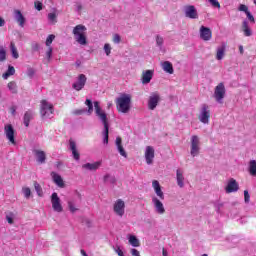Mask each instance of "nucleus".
I'll use <instances>...</instances> for the list:
<instances>
[{
  "label": "nucleus",
  "mask_w": 256,
  "mask_h": 256,
  "mask_svg": "<svg viewBox=\"0 0 256 256\" xmlns=\"http://www.w3.org/2000/svg\"><path fill=\"white\" fill-rule=\"evenodd\" d=\"M94 109L96 113V117L100 119L102 124L104 125V130L102 132V135L104 137L103 143L104 145H108L109 143V120L107 119V113L103 109H101V106L99 105V102H94Z\"/></svg>",
  "instance_id": "1"
},
{
  "label": "nucleus",
  "mask_w": 256,
  "mask_h": 256,
  "mask_svg": "<svg viewBox=\"0 0 256 256\" xmlns=\"http://www.w3.org/2000/svg\"><path fill=\"white\" fill-rule=\"evenodd\" d=\"M104 51H105V54L107 55V57H109V55H111V44L106 43L104 45Z\"/></svg>",
  "instance_id": "47"
},
{
  "label": "nucleus",
  "mask_w": 256,
  "mask_h": 256,
  "mask_svg": "<svg viewBox=\"0 0 256 256\" xmlns=\"http://www.w3.org/2000/svg\"><path fill=\"white\" fill-rule=\"evenodd\" d=\"M176 181H177V185H178V187H180V189H183V187H185V176L183 175L182 169L176 170Z\"/></svg>",
  "instance_id": "19"
},
{
  "label": "nucleus",
  "mask_w": 256,
  "mask_h": 256,
  "mask_svg": "<svg viewBox=\"0 0 256 256\" xmlns=\"http://www.w3.org/2000/svg\"><path fill=\"white\" fill-rule=\"evenodd\" d=\"M55 41V35L50 34L46 39V47H51V43Z\"/></svg>",
  "instance_id": "42"
},
{
  "label": "nucleus",
  "mask_w": 256,
  "mask_h": 256,
  "mask_svg": "<svg viewBox=\"0 0 256 256\" xmlns=\"http://www.w3.org/2000/svg\"><path fill=\"white\" fill-rule=\"evenodd\" d=\"M242 31L245 37H251V35H253V32L251 31V28H249V22H247V20H244L242 22Z\"/></svg>",
  "instance_id": "28"
},
{
  "label": "nucleus",
  "mask_w": 256,
  "mask_h": 256,
  "mask_svg": "<svg viewBox=\"0 0 256 256\" xmlns=\"http://www.w3.org/2000/svg\"><path fill=\"white\" fill-rule=\"evenodd\" d=\"M10 51L12 53L13 59H19V52L17 51V47L15 46V42L10 43Z\"/></svg>",
  "instance_id": "33"
},
{
  "label": "nucleus",
  "mask_w": 256,
  "mask_h": 256,
  "mask_svg": "<svg viewBox=\"0 0 256 256\" xmlns=\"http://www.w3.org/2000/svg\"><path fill=\"white\" fill-rule=\"evenodd\" d=\"M85 83H87V76H85V74H80L72 87L75 91H81V89L85 87Z\"/></svg>",
  "instance_id": "14"
},
{
  "label": "nucleus",
  "mask_w": 256,
  "mask_h": 256,
  "mask_svg": "<svg viewBox=\"0 0 256 256\" xmlns=\"http://www.w3.org/2000/svg\"><path fill=\"white\" fill-rule=\"evenodd\" d=\"M74 37H77L79 35H83L84 33H87V27L83 24H78L74 27L72 31Z\"/></svg>",
  "instance_id": "24"
},
{
  "label": "nucleus",
  "mask_w": 256,
  "mask_h": 256,
  "mask_svg": "<svg viewBox=\"0 0 256 256\" xmlns=\"http://www.w3.org/2000/svg\"><path fill=\"white\" fill-rule=\"evenodd\" d=\"M201 142L199 141V136L193 135L191 137V150H190V155L192 157H197L199 155V151H201Z\"/></svg>",
  "instance_id": "5"
},
{
  "label": "nucleus",
  "mask_w": 256,
  "mask_h": 256,
  "mask_svg": "<svg viewBox=\"0 0 256 256\" xmlns=\"http://www.w3.org/2000/svg\"><path fill=\"white\" fill-rule=\"evenodd\" d=\"M77 11H81L83 9V6L81 4L76 5Z\"/></svg>",
  "instance_id": "61"
},
{
  "label": "nucleus",
  "mask_w": 256,
  "mask_h": 256,
  "mask_svg": "<svg viewBox=\"0 0 256 256\" xmlns=\"http://www.w3.org/2000/svg\"><path fill=\"white\" fill-rule=\"evenodd\" d=\"M131 254H132L133 256H141V255L139 254L138 250L135 249V248L131 250Z\"/></svg>",
  "instance_id": "58"
},
{
  "label": "nucleus",
  "mask_w": 256,
  "mask_h": 256,
  "mask_svg": "<svg viewBox=\"0 0 256 256\" xmlns=\"http://www.w3.org/2000/svg\"><path fill=\"white\" fill-rule=\"evenodd\" d=\"M22 192L24 193V196L26 197V199H29V197H31V188L24 187L22 188Z\"/></svg>",
  "instance_id": "44"
},
{
  "label": "nucleus",
  "mask_w": 256,
  "mask_h": 256,
  "mask_svg": "<svg viewBox=\"0 0 256 256\" xmlns=\"http://www.w3.org/2000/svg\"><path fill=\"white\" fill-rule=\"evenodd\" d=\"M34 7H35V9H37V11H42L43 3H41L40 1H36V2H34Z\"/></svg>",
  "instance_id": "50"
},
{
  "label": "nucleus",
  "mask_w": 256,
  "mask_h": 256,
  "mask_svg": "<svg viewBox=\"0 0 256 256\" xmlns=\"http://www.w3.org/2000/svg\"><path fill=\"white\" fill-rule=\"evenodd\" d=\"M0 27H5V19L3 17H0Z\"/></svg>",
  "instance_id": "59"
},
{
  "label": "nucleus",
  "mask_w": 256,
  "mask_h": 256,
  "mask_svg": "<svg viewBox=\"0 0 256 256\" xmlns=\"http://www.w3.org/2000/svg\"><path fill=\"white\" fill-rule=\"evenodd\" d=\"M162 255L163 256H169L167 250L165 248L162 249Z\"/></svg>",
  "instance_id": "60"
},
{
  "label": "nucleus",
  "mask_w": 256,
  "mask_h": 256,
  "mask_svg": "<svg viewBox=\"0 0 256 256\" xmlns=\"http://www.w3.org/2000/svg\"><path fill=\"white\" fill-rule=\"evenodd\" d=\"M69 147H70V150L72 151V155L75 161H79V159H81V155L79 154V151H77V144L75 143V141L70 140Z\"/></svg>",
  "instance_id": "22"
},
{
  "label": "nucleus",
  "mask_w": 256,
  "mask_h": 256,
  "mask_svg": "<svg viewBox=\"0 0 256 256\" xmlns=\"http://www.w3.org/2000/svg\"><path fill=\"white\" fill-rule=\"evenodd\" d=\"M249 173L252 177H256V160H251L249 162Z\"/></svg>",
  "instance_id": "31"
},
{
  "label": "nucleus",
  "mask_w": 256,
  "mask_h": 256,
  "mask_svg": "<svg viewBox=\"0 0 256 256\" xmlns=\"http://www.w3.org/2000/svg\"><path fill=\"white\" fill-rule=\"evenodd\" d=\"M74 39H75L76 43H79V45H87L86 32L84 34H79L78 36H74Z\"/></svg>",
  "instance_id": "29"
},
{
  "label": "nucleus",
  "mask_w": 256,
  "mask_h": 256,
  "mask_svg": "<svg viewBox=\"0 0 256 256\" xmlns=\"http://www.w3.org/2000/svg\"><path fill=\"white\" fill-rule=\"evenodd\" d=\"M116 107L119 113H129L131 111V95L122 94L116 99Z\"/></svg>",
  "instance_id": "2"
},
{
  "label": "nucleus",
  "mask_w": 256,
  "mask_h": 256,
  "mask_svg": "<svg viewBox=\"0 0 256 256\" xmlns=\"http://www.w3.org/2000/svg\"><path fill=\"white\" fill-rule=\"evenodd\" d=\"M7 60V50L3 46H0V62L3 63V61Z\"/></svg>",
  "instance_id": "38"
},
{
  "label": "nucleus",
  "mask_w": 256,
  "mask_h": 256,
  "mask_svg": "<svg viewBox=\"0 0 256 256\" xmlns=\"http://www.w3.org/2000/svg\"><path fill=\"white\" fill-rule=\"evenodd\" d=\"M52 56H53V48L49 47L46 52V57L48 58V60H50Z\"/></svg>",
  "instance_id": "53"
},
{
  "label": "nucleus",
  "mask_w": 256,
  "mask_h": 256,
  "mask_svg": "<svg viewBox=\"0 0 256 256\" xmlns=\"http://www.w3.org/2000/svg\"><path fill=\"white\" fill-rule=\"evenodd\" d=\"M85 113V109H79L74 111V115H83Z\"/></svg>",
  "instance_id": "56"
},
{
  "label": "nucleus",
  "mask_w": 256,
  "mask_h": 256,
  "mask_svg": "<svg viewBox=\"0 0 256 256\" xmlns=\"http://www.w3.org/2000/svg\"><path fill=\"white\" fill-rule=\"evenodd\" d=\"M159 101H161V96L158 92H153L148 99V109L155 111L157 105H159Z\"/></svg>",
  "instance_id": "7"
},
{
  "label": "nucleus",
  "mask_w": 256,
  "mask_h": 256,
  "mask_svg": "<svg viewBox=\"0 0 256 256\" xmlns=\"http://www.w3.org/2000/svg\"><path fill=\"white\" fill-rule=\"evenodd\" d=\"M4 133L6 135V139H8L12 145H17V142L15 141V129L13 128V125L6 124L4 126Z\"/></svg>",
  "instance_id": "10"
},
{
  "label": "nucleus",
  "mask_w": 256,
  "mask_h": 256,
  "mask_svg": "<svg viewBox=\"0 0 256 256\" xmlns=\"http://www.w3.org/2000/svg\"><path fill=\"white\" fill-rule=\"evenodd\" d=\"M11 75H15V67L9 65L8 70L2 75L3 79H9Z\"/></svg>",
  "instance_id": "32"
},
{
  "label": "nucleus",
  "mask_w": 256,
  "mask_h": 256,
  "mask_svg": "<svg viewBox=\"0 0 256 256\" xmlns=\"http://www.w3.org/2000/svg\"><path fill=\"white\" fill-rule=\"evenodd\" d=\"M27 75H28V77H30V79H33V77L35 76V69L28 68L27 69Z\"/></svg>",
  "instance_id": "51"
},
{
  "label": "nucleus",
  "mask_w": 256,
  "mask_h": 256,
  "mask_svg": "<svg viewBox=\"0 0 256 256\" xmlns=\"http://www.w3.org/2000/svg\"><path fill=\"white\" fill-rule=\"evenodd\" d=\"M113 211L118 217H123L125 215V201L118 199L113 205Z\"/></svg>",
  "instance_id": "11"
},
{
  "label": "nucleus",
  "mask_w": 256,
  "mask_h": 256,
  "mask_svg": "<svg viewBox=\"0 0 256 256\" xmlns=\"http://www.w3.org/2000/svg\"><path fill=\"white\" fill-rule=\"evenodd\" d=\"M104 183H111V185H114V183H117V179L115 176H112L111 174H106L103 178Z\"/></svg>",
  "instance_id": "34"
},
{
  "label": "nucleus",
  "mask_w": 256,
  "mask_h": 256,
  "mask_svg": "<svg viewBox=\"0 0 256 256\" xmlns=\"http://www.w3.org/2000/svg\"><path fill=\"white\" fill-rule=\"evenodd\" d=\"M51 203H52V209L56 213H62L63 212V205H61V198H59V195L57 194V192L52 193Z\"/></svg>",
  "instance_id": "6"
},
{
  "label": "nucleus",
  "mask_w": 256,
  "mask_h": 256,
  "mask_svg": "<svg viewBox=\"0 0 256 256\" xmlns=\"http://www.w3.org/2000/svg\"><path fill=\"white\" fill-rule=\"evenodd\" d=\"M144 157L147 165H153V160L155 159V148H153V146H147Z\"/></svg>",
  "instance_id": "13"
},
{
  "label": "nucleus",
  "mask_w": 256,
  "mask_h": 256,
  "mask_svg": "<svg viewBox=\"0 0 256 256\" xmlns=\"http://www.w3.org/2000/svg\"><path fill=\"white\" fill-rule=\"evenodd\" d=\"M246 16L250 23H255V17L253 16V14H251L250 11L246 13Z\"/></svg>",
  "instance_id": "52"
},
{
  "label": "nucleus",
  "mask_w": 256,
  "mask_h": 256,
  "mask_svg": "<svg viewBox=\"0 0 256 256\" xmlns=\"http://www.w3.org/2000/svg\"><path fill=\"white\" fill-rule=\"evenodd\" d=\"M34 189L39 197H43V188L37 181L34 182Z\"/></svg>",
  "instance_id": "39"
},
{
  "label": "nucleus",
  "mask_w": 256,
  "mask_h": 256,
  "mask_svg": "<svg viewBox=\"0 0 256 256\" xmlns=\"http://www.w3.org/2000/svg\"><path fill=\"white\" fill-rule=\"evenodd\" d=\"M239 52L241 55H243V53H244L243 46H239Z\"/></svg>",
  "instance_id": "64"
},
{
  "label": "nucleus",
  "mask_w": 256,
  "mask_h": 256,
  "mask_svg": "<svg viewBox=\"0 0 256 256\" xmlns=\"http://www.w3.org/2000/svg\"><path fill=\"white\" fill-rule=\"evenodd\" d=\"M223 97H225V84L221 82L215 87L214 98L217 103H223Z\"/></svg>",
  "instance_id": "8"
},
{
  "label": "nucleus",
  "mask_w": 256,
  "mask_h": 256,
  "mask_svg": "<svg viewBox=\"0 0 256 256\" xmlns=\"http://www.w3.org/2000/svg\"><path fill=\"white\" fill-rule=\"evenodd\" d=\"M115 252H116L117 255H119V256H125V255L123 254V250H122L121 248H119V247L115 250Z\"/></svg>",
  "instance_id": "57"
},
{
  "label": "nucleus",
  "mask_w": 256,
  "mask_h": 256,
  "mask_svg": "<svg viewBox=\"0 0 256 256\" xmlns=\"http://www.w3.org/2000/svg\"><path fill=\"white\" fill-rule=\"evenodd\" d=\"M152 203L154 205L155 213L158 215H165V206L157 196H152Z\"/></svg>",
  "instance_id": "12"
},
{
  "label": "nucleus",
  "mask_w": 256,
  "mask_h": 256,
  "mask_svg": "<svg viewBox=\"0 0 256 256\" xmlns=\"http://www.w3.org/2000/svg\"><path fill=\"white\" fill-rule=\"evenodd\" d=\"M223 55H225V46L224 45H222L217 50L216 58L218 59V61H221V59H223Z\"/></svg>",
  "instance_id": "37"
},
{
  "label": "nucleus",
  "mask_w": 256,
  "mask_h": 256,
  "mask_svg": "<svg viewBox=\"0 0 256 256\" xmlns=\"http://www.w3.org/2000/svg\"><path fill=\"white\" fill-rule=\"evenodd\" d=\"M153 70H145L142 72V83L143 85H147L151 83V79H153Z\"/></svg>",
  "instance_id": "20"
},
{
  "label": "nucleus",
  "mask_w": 256,
  "mask_h": 256,
  "mask_svg": "<svg viewBox=\"0 0 256 256\" xmlns=\"http://www.w3.org/2000/svg\"><path fill=\"white\" fill-rule=\"evenodd\" d=\"M68 209L71 213H76V211H79V209L75 207V202L73 200H68Z\"/></svg>",
  "instance_id": "40"
},
{
  "label": "nucleus",
  "mask_w": 256,
  "mask_h": 256,
  "mask_svg": "<svg viewBox=\"0 0 256 256\" xmlns=\"http://www.w3.org/2000/svg\"><path fill=\"white\" fill-rule=\"evenodd\" d=\"M85 105H87L88 107V110H87L88 115H91V113H93V102L90 99H86Z\"/></svg>",
  "instance_id": "41"
},
{
  "label": "nucleus",
  "mask_w": 256,
  "mask_h": 256,
  "mask_svg": "<svg viewBox=\"0 0 256 256\" xmlns=\"http://www.w3.org/2000/svg\"><path fill=\"white\" fill-rule=\"evenodd\" d=\"M53 111V104L49 103L47 100L41 101L40 114L42 117L51 118V115H53Z\"/></svg>",
  "instance_id": "3"
},
{
  "label": "nucleus",
  "mask_w": 256,
  "mask_h": 256,
  "mask_svg": "<svg viewBox=\"0 0 256 256\" xmlns=\"http://www.w3.org/2000/svg\"><path fill=\"white\" fill-rule=\"evenodd\" d=\"M208 2L214 7V9H221V4H219L218 0H208Z\"/></svg>",
  "instance_id": "46"
},
{
  "label": "nucleus",
  "mask_w": 256,
  "mask_h": 256,
  "mask_svg": "<svg viewBox=\"0 0 256 256\" xmlns=\"http://www.w3.org/2000/svg\"><path fill=\"white\" fill-rule=\"evenodd\" d=\"M33 153L36 157V161L40 164L45 163L47 160V155L45 154V151L43 150H33Z\"/></svg>",
  "instance_id": "21"
},
{
  "label": "nucleus",
  "mask_w": 256,
  "mask_h": 256,
  "mask_svg": "<svg viewBox=\"0 0 256 256\" xmlns=\"http://www.w3.org/2000/svg\"><path fill=\"white\" fill-rule=\"evenodd\" d=\"M33 115L34 113L31 110L25 112L23 118L25 127H29V123L31 122V119H33Z\"/></svg>",
  "instance_id": "30"
},
{
  "label": "nucleus",
  "mask_w": 256,
  "mask_h": 256,
  "mask_svg": "<svg viewBox=\"0 0 256 256\" xmlns=\"http://www.w3.org/2000/svg\"><path fill=\"white\" fill-rule=\"evenodd\" d=\"M101 167V161H97L94 163H86L82 165V169H86L87 171H97Z\"/></svg>",
  "instance_id": "25"
},
{
  "label": "nucleus",
  "mask_w": 256,
  "mask_h": 256,
  "mask_svg": "<svg viewBox=\"0 0 256 256\" xmlns=\"http://www.w3.org/2000/svg\"><path fill=\"white\" fill-rule=\"evenodd\" d=\"M7 221H8V223H9L10 225H13V218L8 217V218H7Z\"/></svg>",
  "instance_id": "62"
},
{
  "label": "nucleus",
  "mask_w": 256,
  "mask_h": 256,
  "mask_svg": "<svg viewBox=\"0 0 256 256\" xmlns=\"http://www.w3.org/2000/svg\"><path fill=\"white\" fill-rule=\"evenodd\" d=\"M239 191V183L234 178H231L226 186V193H237Z\"/></svg>",
  "instance_id": "15"
},
{
  "label": "nucleus",
  "mask_w": 256,
  "mask_h": 256,
  "mask_svg": "<svg viewBox=\"0 0 256 256\" xmlns=\"http://www.w3.org/2000/svg\"><path fill=\"white\" fill-rule=\"evenodd\" d=\"M152 187L159 199L163 201L165 199V193H163V190H161V184H159V181L153 180L152 181Z\"/></svg>",
  "instance_id": "17"
},
{
  "label": "nucleus",
  "mask_w": 256,
  "mask_h": 256,
  "mask_svg": "<svg viewBox=\"0 0 256 256\" xmlns=\"http://www.w3.org/2000/svg\"><path fill=\"white\" fill-rule=\"evenodd\" d=\"M51 177L58 187H60L61 189L65 187V182L63 181L61 175L57 174L56 172H51Z\"/></svg>",
  "instance_id": "23"
},
{
  "label": "nucleus",
  "mask_w": 256,
  "mask_h": 256,
  "mask_svg": "<svg viewBox=\"0 0 256 256\" xmlns=\"http://www.w3.org/2000/svg\"><path fill=\"white\" fill-rule=\"evenodd\" d=\"M162 69L165 71V73H169V75H173L175 73V70L173 69V64L169 61H164L162 63Z\"/></svg>",
  "instance_id": "27"
},
{
  "label": "nucleus",
  "mask_w": 256,
  "mask_h": 256,
  "mask_svg": "<svg viewBox=\"0 0 256 256\" xmlns=\"http://www.w3.org/2000/svg\"><path fill=\"white\" fill-rule=\"evenodd\" d=\"M184 15L187 19H199V12L194 5L184 6Z\"/></svg>",
  "instance_id": "9"
},
{
  "label": "nucleus",
  "mask_w": 256,
  "mask_h": 256,
  "mask_svg": "<svg viewBox=\"0 0 256 256\" xmlns=\"http://www.w3.org/2000/svg\"><path fill=\"white\" fill-rule=\"evenodd\" d=\"M211 117V111L209 110V106L207 104H203L200 109V113L198 116L199 121L207 125L209 123V118Z\"/></svg>",
  "instance_id": "4"
},
{
  "label": "nucleus",
  "mask_w": 256,
  "mask_h": 256,
  "mask_svg": "<svg viewBox=\"0 0 256 256\" xmlns=\"http://www.w3.org/2000/svg\"><path fill=\"white\" fill-rule=\"evenodd\" d=\"M112 41L116 45H119V43H121V36L119 34H114Z\"/></svg>",
  "instance_id": "49"
},
{
  "label": "nucleus",
  "mask_w": 256,
  "mask_h": 256,
  "mask_svg": "<svg viewBox=\"0 0 256 256\" xmlns=\"http://www.w3.org/2000/svg\"><path fill=\"white\" fill-rule=\"evenodd\" d=\"M128 240L130 245H132V247H139L141 245L139 242V239H137L136 236L130 235Z\"/></svg>",
  "instance_id": "35"
},
{
  "label": "nucleus",
  "mask_w": 256,
  "mask_h": 256,
  "mask_svg": "<svg viewBox=\"0 0 256 256\" xmlns=\"http://www.w3.org/2000/svg\"><path fill=\"white\" fill-rule=\"evenodd\" d=\"M14 19L20 27H25V22L27 20L25 19V16H23V14L21 13V10L14 11Z\"/></svg>",
  "instance_id": "18"
},
{
  "label": "nucleus",
  "mask_w": 256,
  "mask_h": 256,
  "mask_svg": "<svg viewBox=\"0 0 256 256\" xmlns=\"http://www.w3.org/2000/svg\"><path fill=\"white\" fill-rule=\"evenodd\" d=\"M163 43H165V40L163 39V37L157 35L156 36V44H157V46L162 48L163 47Z\"/></svg>",
  "instance_id": "43"
},
{
  "label": "nucleus",
  "mask_w": 256,
  "mask_h": 256,
  "mask_svg": "<svg viewBox=\"0 0 256 256\" xmlns=\"http://www.w3.org/2000/svg\"><path fill=\"white\" fill-rule=\"evenodd\" d=\"M10 112H11V115H13L15 117V115L17 113V106H12L10 108Z\"/></svg>",
  "instance_id": "55"
},
{
  "label": "nucleus",
  "mask_w": 256,
  "mask_h": 256,
  "mask_svg": "<svg viewBox=\"0 0 256 256\" xmlns=\"http://www.w3.org/2000/svg\"><path fill=\"white\" fill-rule=\"evenodd\" d=\"M80 253H81L82 256H89V255H87V252H85V250H83V249L80 250Z\"/></svg>",
  "instance_id": "63"
},
{
  "label": "nucleus",
  "mask_w": 256,
  "mask_h": 256,
  "mask_svg": "<svg viewBox=\"0 0 256 256\" xmlns=\"http://www.w3.org/2000/svg\"><path fill=\"white\" fill-rule=\"evenodd\" d=\"M238 11H242L243 13L247 14L249 13V7L245 4H240Z\"/></svg>",
  "instance_id": "48"
},
{
  "label": "nucleus",
  "mask_w": 256,
  "mask_h": 256,
  "mask_svg": "<svg viewBox=\"0 0 256 256\" xmlns=\"http://www.w3.org/2000/svg\"><path fill=\"white\" fill-rule=\"evenodd\" d=\"M8 89L13 93L14 95L17 94V82L11 81L8 83Z\"/></svg>",
  "instance_id": "36"
},
{
  "label": "nucleus",
  "mask_w": 256,
  "mask_h": 256,
  "mask_svg": "<svg viewBox=\"0 0 256 256\" xmlns=\"http://www.w3.org/2000/svg\"><path fill=\"white\" fill-rule=\"evenodd\" d=\"M48 21H51V23H57V14L56 13H49L48 14Z\"/></svg>",
  "instance_id": "45"
},
{
  "label": "nucleus",
  "mask_w": 256,
  "mask_h": 256,
  "mask_svg": "<svg viewBox=\"0 0 256 256\" xmlns=\"http://www.w3.org/2000/svg\"><path fill=\"white\" fill-rule=\"evenodd\" d=\"M122 143H123V140L121 139L120 136H118L116 138V147L118 149V152L120 153V155L122 157L127 158V152L125 151V148H123V144Z\"/></svg>",
  "instance_id": "26"
},
{
  "label": "nucleus",
  "mask_w": 256,
  "mask_h": 256,
  "mask_svg": "<svg viewBox=\"0 0 256 256\" xmlns=\"http://www.w3.org/2000/svg\"><path fill=\"white\" fill-rule=\"evenodd\" d=\"M250 198H251V196L249 195V191L245 190L244 191V201H245V203H249Z\"/></svg>",
  "instance_id": "54"
},
{
  "label": "nucleus",
  "mask_w": 256,
  "mask_h": 256,
  "mask_svg": "<svg viewBox=\"0 0 256 256\" xmlns=\"http://www.w3.org/2000/svg\"><path fill=\"white\" fill-rule=\"evenodd\" d=\"M212 37L213 33L211 32V29L205 26L200 27V39H202V41H211Z\"/></svg>",
  "instance_id": "16"
}]
</instances>
